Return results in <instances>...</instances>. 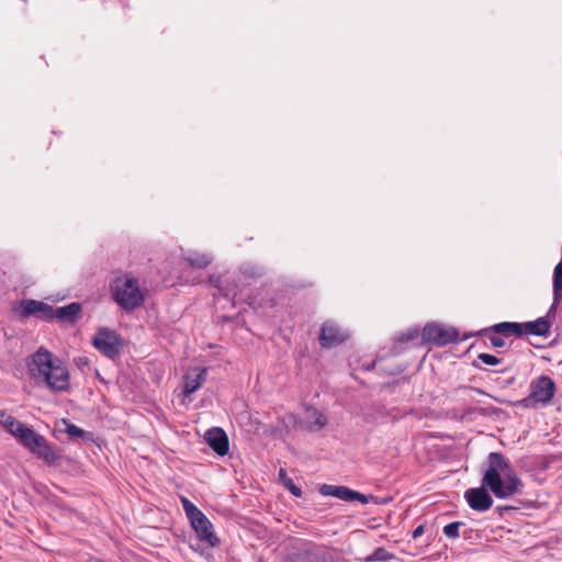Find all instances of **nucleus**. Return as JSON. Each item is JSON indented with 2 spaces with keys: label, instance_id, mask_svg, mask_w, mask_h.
<instances>
[{
  "label": "nucleus",
  "instance_id": "17",
  "mask_svg": "<svg viewBox=\"0 0 562 562\" xmlns=\"http://www.w3.org/2000/svg\"><path fill=\"white\" fill-rule=\"evenodd\" d=\"M31 452L49 465L55 464L58 460L57 453L54 451L44 436L38 441V445L34 446Z\"/></svg>",
  "mask_w": 562,
  "mask_h": 562
},
{
  "label": "nucleus",
  "instance_id": "27",
  "mask_svg": "<svg viewBox=\"0 0 562 562\" xmlns=\"http://www.w3.org/2000/svg\"><path fill=\"white\" fill-rule=\"evenodd\" d=\"M181 503H182V506H183V509L186 512L188 519H190L193 516H196L198 513L202 512L192 502H190L187 497H182Z\"/></svg>",
  "mask_w": 562,
  "mask_h": 562
},
{
  "label": "nucleus",
  "instance_id": "24",
  "mask_svg": "<svg viewBox=\"0 0 562 562\" xmlns=\"http://www.w3.org/2000/svg\"><path fill=\"white\" fill-rule=\"evenodd\" d=\"M463 525H464V522H462V521H453V522L446 525L443 527L442 531L447 538L457 539L460 536L459 529Z\"/></svg>",
  "mask_w": 562,
  "mask_h": 562
},
{
  "label": "nucleus",
  "instance_id": "29",
  "mask_svg": "<svg viewBox=\"0 0 562 562\" xmlns=\"http://www.w3.org/2000/svg\"><path fill=\"white\" fill-rule=\"evenodd\" d=\"M477 359L487 366H497L501 363V359L491 353H480Z\"/></svg>",
  "mask_w": 562,
  "mask_h": 562
},
{
  "label": "nucleus",
  "instance_id": "2",
  "mask_svg": "<svg viewBox=\"0 0 562 562\" xmlns=\"http://www.w3.org/2000/svg\"><path fill=\"white\" fill-rule=\"evenodd\" d=\"M30 374L36 385L45 386L52 392H66L70 387L68 368L63 360L44 347L32 355Z\"/></svg>",
  "mask_w": 562,
  "mask_h": 562
},
{
  "label": "nucleus",
  "instance_id": "3",
  "mask_svg": "<svg viewBox=\"0 0 562 562\" xmlns=\"http://www.w3.org/2000/svg\"><path fill=\"white\" fill-rule=\"evenodd\" d=\"M551 312H548L550 314ZM548 316H542L532 322L516 323V322H502L490 327L479 330L477 335H486L488 331L502 334L503 336L522 337L524 335H532L546 337L550 334L552 323Z\"/></svg>",
  "mask_w": 562,
  "mask_h": 562
},
{
  "label": "nucleus",
  "instance_id": "19",
  "mask_svg": "<svg viewBox=\"0 0 562 562\" xmlns=\"http://www.w3.org/2000/svg\"><path fill=\"white\" fill-rule=\"evenodd\" d=\"M552 291L553 304L551 305L549 312H552L555 308V305L559 304L562 300V259L553 269Z\"/></svg>",
  "mask_w": 562,
  "mask_h": 562
},
{
  "label": "nucleus",
  "instance_id": "23",
  "mask_svg": "<svg viewBox=\"0 0 562 562\" xmlns=\"http://www.w3.org/2000/svg\"><path fill=\"white\" fill-rule=\"evenodd\" d=\"M479 331L476 333H469V334H465L461 340H467L468 338L470 337H473V336H479L477 335ZM501 334H496L494 331H488L485 336L488 338L491 345L493 348H503L505 346V340L504 338H502L499 336Z\"/></svg>",
  "mask_w": 562,
  "mask_h": 562
},
{
  "label": "nucleus",
  "instance_id": "20",
  "mask_svg": "<svg viewBox=\"0 0 562 562\" xmlns=\"http://www.w3.org/2000/svg\"><path fill=\"white\" fill-rule=\"evenodd\" d=\"M43 438L42 435L37 434L31 427L25 425L23 429L19 430V436L16 437L18 441L30 451L33 450L35 445H38V441Z\"/></svg>",
  "mask_w": 562,
  "mask_h": 562
},
{
  "label": "nucleus",
  "instance_id": "7",
  "mask_svg": "<svg viewBox=\"0 0 562 562\" xmlns=\"http://www.w3.org/2000/svg\"><path fill=\"white\" fill-rule=\"evenodd\" d=\"M459 340V331L454 327L428 323L423 328L422 344H432L442 347Z\"/></svg>",
  "mask_w": 562,
  "mask_h": 562
},
{
  "label": "nucleus",
  "instance_id": "10",
  "mask_svg": "<svg viewBox=\"0 0 562 562\" xmlns=\"http://www.w3.org/2000/svg\"><path fill=\"white\" fill-rule=\"evenodd\" d=\"M54 310L52 305L42 301L32 299L21 301V316L24 318L36 316L41 321L50 322L54 319Z\"/></svg>",
  "mask_w": 562,
  "mask_h": 562
},
{
  "label": "nucleus",
  "instance_id": "30",
  "mask_svg": "<svg viewBox=\"0 0 562 562\" xmlns=\"http://www.w3.org/2000/svg\"><path fill=\"white\" fill-rule=\"evenodd\" d=\"M263 274V270L261 268H245L243 270V276L245 278H259Z\"/></svg>",
  "mask_w": 562,
  "mask_h": 562
},
{
  "label": "nucleus",
  "instance_id": "32",
  "mask_svg": "<svg viewBox=\"0 0 562 562\" xmlns=\"http://www.w3.org/2000/svg\"><path fill=\"white\" fill-rule=\"evenodd\" d=\"M504 509H507V507H497V510H498V513H499V514H502V512H503Z\"/></svg>",
  "mask_w": 562,
  "mask_h": 562
},
{
  "label": "nucleus",
  "instance_id": "21",
  "mask_svg": "<svg viewBox=\"0 0 562 562\" xmlns=\"http://www.w3.org/2000/svg\"><path fill=\"white\" fill-rule=\"evenodd\" d=\"M0 423L15 438L19 436V430L23 429L25 426V424L19 422L15 417L8 415L4 411H0Z\"/></svg>",
  "mask_w": 562,
  "mask_h": 562
},
{
  "label": "nucleus",
  "instance_id": "9",
  "mask_svg": "<svg viewBox=\"0 0 562 562\" xmlns=\"http://www.w3.org/2000/svg\"><path fill=\"white\" fill-rule=\"evenodd\" d=\"M191 527L196 533L198 539L201 542L207 544V547L214 548L220 544V539L216 537L213 525L203 512L198 513L189 519Z\"/></svg>",
  "mask_w": 562,
  "mask_h": 562
},
{
  "label": "nucleus",
  "instance_id": "13",
  "mask_svg": "<svg viewBox=\"0 0 562 562\" xmlns=\"http://www.w3.org/2000/svg\"><path fill=\"white\" fill-rule=\"evenodd\" d=\"M305 419L299 423L300 427L310 432L321 431L328 423L327 416L317 408L305 405Z\"/></svg>",
  "mask_w": 562,
  "mask_h": 562
},
{
  "label": "nucleus",
  "instance_id": "18",
  "mask_svg": "<svg viewBox=\"0 0 562 562\" xmlns=\"http://www.w3.org/2000/svg\"><path fill=\"white\" fill-rule=\"evenodd\" d=\"M183 259L189 263L190 267L194 269H204L209 267L213 261L212 255L193 250L187 252L183 256Z\"/></svg>",
  "mask_w": 562,
  "mask_h": 562
},
{
  "label": "nucleus",
  "instance_id": "16",
  "mask_svg": "<svg viewBox=\"0 0 562 562\" xmlns=\"http://www.w3.org/2000/svg\"><path fill=\"white\" fill-rule=\"evenodd\" d=\"M82 312V306L78 302H71L68 305L54 310V319L66 322L70 325L76 324Z\"/></svg>",
  "mask_w": 562,
  "mask_h": 562
},
{
  "label": "nucleus",
  "instance_id": "8",
  "mask_svg": "<svg viewBox=\"0 0 562 562\" xmlns=\"http://www.w3.org/2000/svg\"><path fill=\"white\" fill-rule=\"evenodd\" d=\"M93 346L105 357L114 359L121 353L122 340L115 331L101 328L93 338Z\"/></svg>",
  "mask_w": 562,
  "mask_h": 562
},
{
  "label": "nucleus",
  "instance_id": "15",
  "mask_svg": "<svg viewBox=\"0 0 562 562\" xmlns=\"http://www.w3.org/2000/svg\"><path fill=\"white\" fill-rule=\"evenodd\" d=\"M206 368H195L189 373H187L183 378V394L186 396H189L190 394L199 390L206 381Z\"/></svg>",
  "mask_w": 562,
  "mask_h": 562
},
{
  "label": "nucleus",
  "instance_id": "31",
  "mask_svg": "<svg viewBox=\"0 0 562 562\" xmlns=\"http://www.w3.org/2000/svg\"><path fill=\"white\" fill-rule=\"evenodd\" d=\"M425 531V526L424 525H419L417 526L413 531H412V538L413 539H417L419 538Z\"/></svg>",
  "mask_w": 562,
  "mask_h": 562
},
{
  "label": "nucleus",
  "instance_id": "34",
  "mask_svg": "<svg viewBox=\"0 0 562 562\" xmlns=\"http://www.w3.org/2000/svg\"><path fill=\"white\" fill-rule=\"evenodd\" d=\"M97 562H102V561L98 560Z\"/></svg>",
  "mask_w": 562,
  "mask_h": 562
},
{
  "label": "nucleus",
  "instance_id": "12",
  "mask_svg": "<svg viewBox=\"0 0 562 562\" xmlns=\"http://www.w3.org/2000/svg\"><path fill=\"white\" fill-rule=\"evenodd\" d=\"M348 335L340 327L327 321L323 324L319 334V344L324 348H333L342 344Z\"/></svg>",
  "mask_w": 562,
  "mask_h": 562
},
{
  "label": "nucleus",
  "instance_id": "22",
  "mask_svg": "<svg viewBox=\"0 0 562 562\" xmlns=\"http://www.w3.org/2000/svg\"><path fill=\"white\" fill-rule=\"evenodd\" d=\"M279 480L280 482L282 483V485L290 491V493L295 496V497H301L302 496V491L301 488L295 485L292 481L291 477L288 476L286 472L284 469H280L279 470Z\"/></svg>",
  "mask_w": 562,
  "mask_h": 562
},
{
  "label": "nucleus",
  "instance_id": "25",
  "mask_svg": "<svg viewBox=\"0 0 562 562\" xmlns=\"http://www.w3.org/2000/svg\"><path fill=\"white\" fill-rule=\"evenodd\" d=\"M418 337H419V329L417 327H414V328H409L408 330H406L404 333H401L397 336L396 341L404 344V342L414 341Z\"/></svg>",
  "mask_w": 562,
  "mask_h": 562
},
{
  "label": "nucleus",
  "instance_id": "33",
  "mask_svg": "<svg viewBox=\"0 0 562 562\" xmlns=\"http://www.w3.org/2000/svg\"><path fill=\"white\" fill-rule=\"evenodd\" d=\"M476 392H479V393H481V394H486L484 391L479 390V389H476Z\"/></svg>",
  "mask_w": 562,
  "mask_h": 562
},
{
  "label": "nucleus",
  "instance_id": "28",
  "mask_svg": "<svg viewBox=\"0 0 562 562\" xmlns=\"http://www.w3.org/2000/svg\"><path fill=\"white\" fill-rule=\"evenodd\" d=\"M66 423V432L71 436V437H78V438H82L85 436V430L81 429L80 427H78L77 425L75 424H71V423Z\"/></svg>",
  "mask_w": 562,
  "mask_h": 562
},
{
  "label": "nucleus",
  "instance_id": "26",
  "mask_svg": "<svg viewBox=\"0 0 562 562\" xmlns=\"http://www.w3.org/2000/svg\"><path fill=\"white\" fill-rule=\"evenodd\" d=\"M393 558V554L390 553L384 548H378L367 559L368 561H389Z\"/></svg>",
  "mask_w": 562,
  "mask_h": 562
},
{
  "label": "nucleus",
  "instance_id": "1",
  "mask_svg": "<svg viewBox=\"0 0 562 562\" xmlns=\"http://www.w3.org/2000/svg\"><path fill=\"white\" fill-rule=\"evenodd\" d=\"M481 487H472L464 492L468 505L476 512H486L493 506V498L504 499L521 493L524 484L509 461L502 452H491L487 457V468L482 477Z\"/></svg>",
  "mask_w": 562,
  "mask_h": 562
},
{
  "label": "nucleus",
  "instance_id": "11",
  "mask_svg": "<svg viewBox=\"0 0 562 562\" xmlns=\"http://www.w3.org/2000/svg\"><path fill=\"white\" fill-rule=\"evenodd\" d=\"M319 492L325 496H333L345 502L358 501L361 504H368L369 497L360 492L353 491L347 486H336L324 484L321 486Z\"/></svg>",
  "mask_w": 562,
  "mask_h": 562
},
{
  "label": "nucleus",
  "instance_id": "6",
  "mask_svg": "<svg viewBox=\"0 0 562 562\" xmlns=\"http://www.w3.org/2000/svg\"><path fill=\"white\" fill-rule=\"evenodd\" d=\"M209 281L217 290L214 295H220L227 299L233 306H235L237 302H244L250 306H255V297L249 294L245 295L243 289L240 288V284L243 283L241 278L236 280L224 278L222 276L211 274L209 277Z\"/></svg>",
  "mask_w": 562,
  "mask_h": 562
},
{
  "label": "nucleus",
  "instance_id": "4",
  "mask_svg": "<svg viewBox=\"0 0 562 562\" xmlns=\"http://www.w3.org/2000/svg\"><path fill=\"white\" fill-rule=\"evenodd\" d=\"M557 392V385L552 378L541 374L530 381L529 394L518 401L512 402L514 407L525 409L537 408L539 406L547 407L552 403Z\"/></svg>",
  "mask_w": 562,
  "mask_h": 562
},
{
  "label": "nucleus",
  "instance_id": "14",
  "mask_svg": "<svg viewBox=\"0 0 562 562\" xmlns=\"http://www.w3.org/2000/svg\"><path fill=\"white\" fill-rule=\"evenodd\" d=\"M205 440L209 446L221 457L227 454L229 450V441L226 432L218 427H214L206 431Z\"/></svg>",
  "mask_w": 562,
  "mask_h": 562
},
{
  "label": "nucleus",
  "instance_id": "5",
  "mask_svg": "<svg viewBox=\"0 0 562 562\" xmlns=\"http://www.w3.org/2000/svg\"><path fill=\"white\" fill-rule=\"evenodd\" d=\"M113 301L124 311L132 312L144 304L138 281L133 277L116 278L112 285Z\"/></svg>",
  "mask_w": 562,
  "mask_h": 562
}]
</instances>
